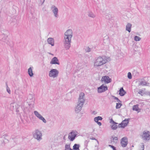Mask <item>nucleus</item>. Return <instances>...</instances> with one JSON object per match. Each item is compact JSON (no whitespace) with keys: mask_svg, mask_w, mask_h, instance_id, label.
I'll use <instances>...</instances> for the list:
<instances>
[{"mask_svg":"<svg viewBox=\"0 0 150 150\" xmlns=\"http://www.w3.org/2000/svg\"><path fill=\"white\" fill-rule=\"evenodd\" d=\"M84 94L83 93H80L79 98V104L76 108V110H80L83 105L84 100L83 99Z\"/></svg>","mask_w":150,"mask_h":150,"instance_id":"f257e3e1","label":"nucleus"},{"mask_svg":"<svg viewBox=\"0 0 150 150\" xmlns=\"http://www.w3.org/2000/svg\"><path fill=\"white\" fill-rule=\"evenodd\" d=\"M106 62V60L101 57H99L96 59L95 63L94 66L98 67L101 66Z\"/></svg>","mask_w":150,"mask_h":150,"instance_id":"f03ea898","label":"nucleus"},{"mask_svg":"<svg viewBox=\"0 0 150 150\" xmlns=\"http://www.w3.org/2000/svg\"><path fill=\"white\" fill-rule=\"evenodd\" d=\"M149 131H145L143 132V133L142 135V137L143 139L145 140H149L150 139V134Z\"/></svg>","mask_w":150,"mask_h":150,"instance_id":"7ed1b4c3","label":"nucleus"},{"mask_svg":"<svg viewBox=\"0 0 150 150\" xmlns=\"http://www.w3.org/2000/svg\"><path fill=\"white\" fill-rule=\"evenodd\" d=\"M58 73V71L56 69H52L50 71L49 75L50 77L55 78L57 76Z\"/></svg>","mask_w":150,"mask_h":150,"instance_id":"20e7f679","label":"nucleus"},{"mask_svg":"<svg viewBox=\"0 0 150 150\" xmlns=\"http://www.w3.org/2000/svg\"><path fill=\"white\" fill-rule=\"evenodd\" d=\"M111 79L110 78L109 76H103L101 79L102 82L105 83H110L111 82Z\"/></svg>","mask_w":150,"mask_h":150,"instance_id":"39448f33","label":"nucleus"},{"mask_svg":"<svg viewBox=\"0 0 150 150\" xmlns=\"http://www.w3.org/2000/svg\"><path fill=\"white\" fill-rule=\"evenodd\" d=\"M71 38V37H69L65 35L64 40V44L65 46H69Z\"/></svg>","mask_w":150,"mask_h":150,"instance_id":"423d86ee","label":"nucleus"},{"mask_svg":"<svg viewBox=\"0 0 150 150\" xmlns=\"http://www.w3.org/2000/svg\"><path fill=\"white\" fill-rule=\"evenodd\" d=\"M108 90V88L106 86H104L103 84L98 89V92L99 93H102Z\"/></svg>","mask_w":150,"mask_h":150,"instance_id":"0eeeda50","label":"nucleus"},{"mask_svg":"<svg viewBox=\"0 0 150 150\" xmlns=\"http://www.w3.org/2000/svg\"><path fill=\"white\" fill-rule=\"evenodd\" d=\"M128 123V119H126L123 121L121 123L119 124L118 127H119L124 128L127 126Z\"/></svg>","mask_w":150,"mask_h":150,"instance_id":"6e6552de","label":"nucleus"},{"mask_svg":"<svg viewBox=\"0 0 150 150\" xmlns=\"http://www.w3.org/2000/svg\"><path fill=\"white\" fill-rule=\"evenodd\" d=\"M127 139L126 137H123L121 139V144L123 147H125L127 145Z\"/></svg>","mask_w":150,"mask_h":150,"instance_id":"1a4fd4ad","label":"nucleus"},{"mask_svg":"<svg viewBox=\"0 0 150 150\" xmlns=\"http://www.w3.org/2000/svg\"><path fill=\"white\" fill-rule=\"evenodd\" d=\"M34 113L36 116H37L40 120L42 121L45 123L46 122V121L45 118L37 111H35Z\"/></svg>","mask_w":150,"mask_h":150,"instance_id":"9d476101","label":"nucleus"},{"mask_svg":"<svg viewBox=\"0 0 150 150\" xmlns=\"http://www.w3.org/2000/svg\"><path fill=\"white\" fill-rule=\"evenodd\" d=\"M76 136L75 133L74 132H71L69 134L68 138L71 141H73L75 139Z\"/></svg>","mask_w":150,"mask_h":150,"instance_id":"9b49d317","label":"nucleus"},{"mask_svg":"<svg viewBox=\"0 0 150 150\" xmlns=\"http://www.w3.org/2000/svg\"><path fill=\"white\" fill-rule=\"evenodd\" d=\"M34 136L38 139H41L42 136V134L38 130L36 131V133L35 134Z\"/></svg>","mask_w":150,"mask_h":150,"instance_id":"f8f14e48","label":"nucleus"},{"mask_svg":"<svg viewBox=\"0 0 150 150\" xmlns=\"http://www.w3.org/2000/svg\"><path fill=\"white\" fill-rule=\"evenodd\" d=\"M102 118L100 116H98L94 118V121L97 122L98 124L100 126H101L102 125L101 123L99 122H98L99 120H102Z\"/></svg>","mask_w":150,"mask_h":150,"instance_id":"ddd939ff","label":"nucleus"},{"mask_svg":"<svg viewBox=\"0 0 150 150\" xmlns=\"http://www.w3.org/2000/svg\"><path fill=\"white\" fill-rule=\"evenodd\" d=\"M50 63L52 64H59V61L57 58L55 57H54L52 60L50 62Z\"/></svg>","mask_w":150,"mask_h":150,"instance_id":"4468645a","label":"nucleus"},{"mask_svg":"<svg viewBox=\"0 0 150 150\" xmlns=\"http://www.w3.org/2000/svg\"><path fill=\"white\" fill-rule=\"evenodd\" d=\"M65 35L72 37V30L70 29L67 30L65 33Z\"/></svg>","mask_w":150,"mask_h":150,"instance_id":"2eb2a0df","label":"nucleus"},{"mask_svg":"<svg viewBox=\"0 0 150 150\" xmlns=\"http://www.w3.org/2000/svg\"><path fill=\"white\" fill-rule=\"evenodd\" d=\"M132 110L134 111H135L137 112H140L141 110V109L139 108V105H134L132 108Z\"/></svg>","mask_w":150,"mask_h":150,"instance_id":"dca6fc26","label":"nucleus"},{"mask_svg":"<svg viewBox=\"0 0 150 150\" xmlns=\"http://www.w3.org/2000/svg\"><path fill=\"white\" fill-rule=\"evenodd\" d=\"M126 93V91L123 89V87L121 88L119 91V94L121 96H123Z\"/></svg>","mask_w":150,"mask_h":150,"instance_id":"f3484780","label":"nucleus"},{"mask_svg":"<svg viewBox=\"0 0 150 150\" xmlns=\"http://www.w3.org/2000/svg\"><path fill=\"white\" fill-rule=\"evenodd\" d=\"M47 42L49 44L51 45L52 46H53L54 44V41L53 38H49L47 40Z\"/></svg>","mask_w":150,"mask_h":150,"instance_id":"a211bd4d","label":"nucleus"},{"mask_svg":"<svg viewBox=\"0 0 150 150\" xmlns=\"http://www.w3.org/2000/svg\"><path fill=\"white\" fill-rule=\"evenodd\" d=\"M132 26L131 24H128L126 26V30L128 31L129 32H130L131 31V28Z\"/></svg>","mask_w":150,"mask_h":150,"instance_id":"6ab92c4d","label":"nucleus"},{"mask_svg":"<svg viewBox=\"0 0 150 150\" xmlns=\"http://www.w3.org/2000/svg\"><path fill=\"white\" fill-rule=\"evenodd\" d=\"M28 73L29 75L32 76L33 75V73L31 67H30L28 69Z\"/></svg>","mask_w":150,"mask_h":150,"instance_id":"aec40b11","label":"nucleus"},{"mask_svg":"<svg viewBox=\"0 0 150 150\" xmlns=\"http://www.w3.org/2000/svg\"><path fill=\"white\" fill-rule=\"evenodd\" d=\"M58 9L57 8H55L54 10H53V12L54 13L55 16L56 17L57 15V12H58Z\"/></svg>","mask_w":150,"mask_h":150,"instance_id":"412c9836","label":"nucleus"},{"mask_svg":"<svg viewBox=\"0 0 150 150\" xmlns=\"http://www.w3.org/2000/svg\"><path fill=\"white\" fill-rule=\"evenodd\" d=\"M117 128V126L116 123L114 124L111 126V128L113 129H116Z\"/></svg>","mask_w":150,"mask_h":150,"instance_id":"4be33fe9","label":"nucleus"},{"mask_svg":"<svg viewBox=\"0 0 150 150\" xmlns=\"http://www.w3.org/2000/svg\"><path fill=\"white\" fill-rule=\"evenodd\" d=\"M73 147L74 150H79V145L76 144H75Z\"/></svg>","mask_w":150,"mask_h":150,"instance_id":"5701e85b","label":"nucleus"},{"mask_svg":"<svg viewBox=\"0 0 150 150\" xmlns=\"http://www.w3.org/2000/svg\"><path fill=\"white\" fill-rule=\"evenodd\" d=\"M141 40V38L137 36H135L134 37V40L136 41H139Z\"/></svg>","mask_w":150,"mask_h":150,"instance_id":"b1692460","label":"nucleus"},{"mask_svg":"<svg viewBox=\"0 0 150 150\" xmlns=\"http://www.w3.org/2000/svg\"><path fill=\"white\" fill-rule=\"evenodd\" d=\"M122 106V104L120 103H117L116 106V108H120Z\"/></svg>","mask_w":150,"mask_h":150,"instance_id":"393cba45","label":"nucleus"},{"mask_svg":"<svg viewBox=\"0 0 150 150\" xmlns=\"http://www.w3.org/2000/svg\"><path fill=\"white\" fill-rule=\"evenodd\" d=\"M112 139L113 141L114 142H115V141H117L118 140V138L117 137H112Z\"/></svg>","mask_w":150,"mask_h":150,"instance_id":"a878e982","label":"nucleus"},{"mask_svg":"<svg viewBox=\"0 0 150 150\" xmlns=\"http://www.w3.org/2000/svg\"><path fill=\"white\" fill-rule=\"evenodd\" d=\"M144 145L142 144V146H140L139 148V150H144Z\"/></svg>","mask_w":150,"mask_h":150,"instance_id":"bb28decb","label":"nucleus"},{"mask_svg":"<svg viewBox=\"0 0 150 150\" xmlns=\"http://www.w3.org/2000/svg\"><path fill=\"white\" fill-rule=\"evenodd\" d=\"M128 78L130 79H131L132 78L131 73L130 72H129L128 73Z\"/></svg>","mask_w":150,"mask_h":150,"instance_id":"cd10ccee","label":"nucleus"},{"mask_svg":"<svg viewBox=\"0 0 150 150\" xmlns=\"http://www.w3.org/2000/svg\"><path fill=\"white\" fill-rule=\"evenodd\" d=\"M109 146L111 147L113 150H116V149L115 147L114 146L111 145H109Z\"/></svg>","mask_w":150,"mask_h":150,"instance_id":"c85d7f7f","label":"nucleus"},{"mask_svg":"<svg viewBox=\"0 0 150 150\" xmlns=\"http://www.w3.org/2000/svg\"><path fill=\"white\" fill-rule=\"evenodd\" d=\"M138 93L142 95L144 93L143 91L142 90H140L139 92Z\"/></svg>","mask_w":150,"mask_h":150,"instance_id":"c756f323","label":"nucleus"},{"mask_svg":"<svg viewBox=\"0 0 150 150\" xmlns=\"http://www.w3.org/2000/svg\"><path fill=\"white\" fill-rule=\"evenodd\" d=\"M110 123H111L113 124L115 123V122L112 119H111V121H110Z\"/></svg>","mask_w":150,"mask_h":150,"instance_id":"7c9ffc66","label":"nucleus"},{"mask_svg":"<svg viewBox=\"0 0 150 150\" xmlns=\"http://www.w3.org/2000/svg\"><path fill=\"white\" fill-rule=\"evenodd\" d=\"M7 92L9 93H11V91L10 90V89H8V88L7 89Z\"/></svg>","mask_w":150,"mask_h":150,"instance_id":"2f4dec72","label":"nucleus"},{"mask_svg":"<svg viewBox=\"0 0 150 150\" xmlns=\"http://www.w3.org/2000/svg\"><path fill=\"white\" fill-rule=\"evenodd\" d=\"M90 17H93L94 16V15L93 14H92V16L89 15Z\"/></svg>","mask_w":150,"mask_h":150,"instance_id":"473e14b6","label":"nucleus"},{"mask_svg":"<svg viewBox=\"0 0 150 150\" xmlns=\"http://www.w3.org/2000/svg\"><path fill=\"white\" fill-rule=\"evenodd\" d=\"M115 99L117 100H118V98L116 97H115Z\"/></svg>","mask_w":150,"mask_h":150,"instance_id":"72a5a7b5","label":"nucleus"},{"mask_svg":"<svg viewBox=\"0 0 150 150\" xmlns=\"http://www.w3.org/2000/svg\"><path fill=\"white\" fill-rule=\"evenodd\" d=\"M88 49H89V50L88 51V52H89L90 51V49L89 48H88Z\"/></svg>","mask_w":150,"mask_h":150,"instance_id":"f704fd0d","label":"nucleus"}]
</instances>
